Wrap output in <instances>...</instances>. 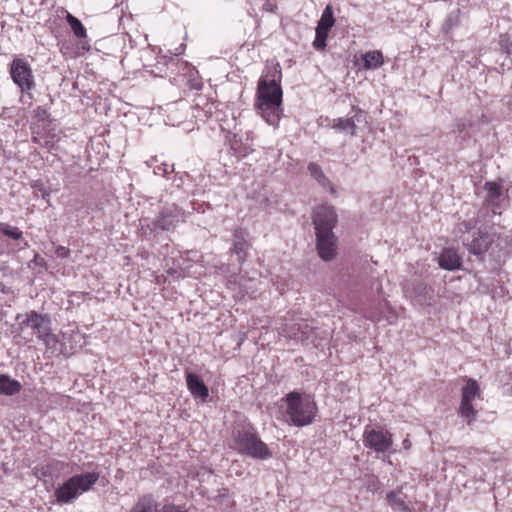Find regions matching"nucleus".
<instances>
[{
	"label": "nucleus",
	"instance_id": "f257e3e1",
	"mask_svg": "<svg viewBox=\"0 0 512 512\" xmlns=\"http://www.w3.org/2000/svg\"><path fill=\"white\" fill-rule=\"evenodd\" d=\"M281 69L277 64L266 65L257 87V108L263 119L277 127L282 112Z\"/></svg>",
	"mask_w": 512,
	"mask_h": 512
},
{
	"label": "nucleus",
	"instance_id": "f03ea898",
	"mask_svg": "<svg viewBox=\"0 0 512 512\" xmlns=\"http://www.w3.org/2000/svg\"><path fill=\"white\" fill-rule=\"evenodd\" d=\"M337 223V215L332 206L322 205L315 209L313 224L316 232L319 256L330 261L336 256L337 244L333 228Z\"/></svg>",
	"mask_w": 512,
	"mask_h": 512
},
{
	"label": "nucleus",
	"instance_id": "7ed1b4c3",
	"mask_svg": "<svg viewBox=\"0 0 512 512\" xmlns=\"http://www.w3.org/2000/svg\"><path fill=\"white\" fill-rule=\"evenodd\" d=\"M285 402L286 413L293 425L303 427L313 423L318 409L310 395H301L293 391L286 395Z\"/></svg>",
	"mask_w": 512,
	"mask_h": 512
},
{
	"label": "nucleus",
	"instance_id": "20e7f679",
	"mask_svg": "<svg viewBox=\"0 0 512 512\" xmlns=\"http://www.w3.org/2000/svg\"><path fill=\"white\" fill-rule=\"evenodd\" d=\"M231 447L239 453L254 459L267 460L272 457V451L267 444L251 429L234 430Z\"/></svg>",
	"mask_w": 512,
	"mask_h": 512
},
{
	"label": "nucleus",
	"instance_id": "39448f33",
	"mask_svg": "<svg viewBox=\"0 0 512 512\" xmlns=\"http://www.w3.org/2000/svg\"><path fill=\"white\" fill-rule=\"evenodd\" d=\"M98 479L99 473L97 472H87L70 477L55 490L56 501L59 504L72 502L89 491Z\"/></svg>",
	"mask_w": 512,
	"mask_h": 512
},
{
	"label": "nucleus",
	"instance_id": "423d86ee",
	"mask_svg": "<svg viewBox=\"0 0 512 512\" xmlns=\"http://www.w3.org/2000/svg\"><path fill=\"white\" fill-rule=\"evenodd\" d=\"M16 320L21 332H24L26 328H31L38 339L43 341L47 347L54 348L57 337L51 333L50 319L47 316L30 311L26 314L17 315Z\"/></svg>",
	"mask_w": 512,
	"mask_h": 512
},
{
	"label": "nucleus",
	"instance_id": "0eeeda50",
	"mask_svg": "<svg viewBox=\"0 0 512 512\" xmlns=\"http://www.w3.org/2000/svg\"><path fill=\"white\" fill-rule=\"evenodd\" d=\"M363 444L376 453H385L390 451L393 445V436L380 426L367 425L363 433Z\"/></svg>",
	"mask_w": 512,
	"mask_h": 512
},
{
	"label": "nucleus",
	"instance_id": "6e6552de",
	"mask_svg": "<svg viewBox=\"0 0 512 512\" xmlns=\"http://www.w3.org/2000/svg\"><path fill=\"white\" fill-rule=\"evenodd\" d=\"M486 191L485 203L494 214H501L509 205L507 191L504 190L502 181H488L484 184Z\"/></svg>",
	"mask_w": 512,
	"mask_h": 512
},
{
	"label": "nucleus",
	"instance_id": "1a4fd4ad",
	"mask_svg": "<svg viewBox=\"0 0 512 512\" xmlns=\"http://www.w3.org/2000/svg\"><path fill=\"white\" fill-rule=\"evenodd\" d=\"M480 388L478 383L473 379H468L462 388V399L460 404V415L471 423L477 415V409L473 402L480 399Z\"/></svg>",
	"mask_w": 512,
	"mask_h": 512
},
{
	"label": "nucleus",
	"instance_id": "9d476101",
	"mask_svg": "<svg viewBox=\"0 0 512 512\" xmlns=\"http://www.w3.org/2000/svg\"><path fill=\"white\" fill-rule=\"evenodd\" d=\"M10 74L14 83L22 92L31 90L35 83L30 65L21 58H15L11 63Z\"/></svg>",
	"mask_w": 512,
	"mask_h": 512
},
{
	"label": "nucleus",
	"instance_id": "9b49d317",
	"mask_svg": "<svg viewBox=\"0 0 512 512\" xmlns=\"http://www.w3.org/2000/svg\"><path fill=\"white\" fill-rule=\"evenodd\" d=\"M180 219V211L177 207L171 206L165 208L161 215L155 219L141 220V228H148L150 231L170 230L176 226Z\"/></svg>",
	"mask_w": 512,
	"mask_h": 512
},
{
	"label": "nucleus",
	"instance_id": "f8f14e48",
	"mask_svg": "<svg viewBox=\"0 0 512 512\" xmlns=\"http://www.w3.org/2000/svg\"><path fill=\"white\" fill-rule=\"evenodd\" d=\"M496 239H498L496 233H488L483 231H479L477 235L474 234L471 239L464 235L462 236L463 244L471 253L475 255H481L487 252Z\"/></svg>",
	"mask_w": 512,
	"mask_h": 512
},
{
	"label": "nucleus",
	"instance_id": "ddd939ff",
	"mask_svg": "<svg viewBox=\"0 0 512 512\" xmlns=\"http://www.w3.org/2000/svg\"><path fill=\"white\" fill-rule=\"evenodd\" d=\"M335 23L333 17L332 7L327 5L323 10L320 20L318 21L316 27V35L313 41V47L316 50H324L326 47V39L328 36L329 30L333 27Z\"/></svg>",
	"mask_w": 512,
	"mask_h": 512
},
{
	"label": "nucleus",
	"instance_id": "4468645a",
	"mask_svg": "<svg viewBox=\"0 0 512 512\" xmlns=\"http://www.w3.org/2000/svg\"><path fill=\"white\" fill-rule=\"evenodd\" d=\"M351 117H340L333 120L332 128L346 135L355 136L357 128L362 122L366 123V114L360 109H353Z\"/></svg>",
	"mask_w": 512,
	"mask_h": 512
},
{
	"label": "nucleus",
	"instance_id": "2eb2a0df",
	"mask_svg": "<svg viewBox=\"0 0 512 512\" xmlns=\"http://www.w3.org/2000/svg\"><path fill=\"white\" fill-rule=\"evenodd\" d=\"M186 384L188 390L194 398H198L202 402L207 400L209 396V390L199 375L192 372L187 373Z\"/></svg>",
	"mask_w": 512,
	"mask_h": 512
},
{
	"label": "nucleus",
	"instance_id": "dca6fc26",
	"mask_svg": "<svg viewBox=\"0 0 512 512\" xmlns=\"http://www.w3.org/2000/svg\"><path fill=\"white\" fill-rule=\"evenodd\" d=\"M313 332L312 328L305 322L302 323H296L292 325L291 327H288V325H285L284 328H282L281 333L289 338L299 340V341H306L310 338V334Z\"/></svg>",
	"mask_w": 512,
	"mask_h": 512
},
{
	"label": "nucleus",
	"instance_id": "f3484780",
	"mask_svg": "<svg viewBox=\"0 0 512 512\" xmlns=\"http://www.w3.org/2000/svg\"><path fill=\"white\" fill-rule=\"evenodd\" d=\"M308 172L310 176L324 189L329 190L331 193H336L335 187L333 183L329 180V178L325 175L322 168L314 162L308 164Z\"/></svg>",
	"mask_w": 512,
	"mask_h": 512
},
{
	"label": "nucleus",
	"instance_id": "a211bd4d",
	"mask_svg": "<svg viewBox=\"0 0 512 512\" xmlns=\"http://www.w3.org/2000/svg\"><path fill=\"white\" fill-rule=\"evenodd\" d=\"M439 265L446 270H456L461 266V258L454 249H445L439 256Z\"/></svg>",
	"mask_w": 512,
	"mask_h": 512
},
{
	"label": "nucleus",
	"instance_id": "6ab92c4d",
	"mask_svg": "<svg viewBox=\"0 0 512 512\" xmlns=\"http://www.w3.org/2000/svg\"><path fill=\"white\" fill-rule=\"evenodd\" d=\"M22 389L18 380L12 379L9 375L0 374V394L5 396H14Z\"/></svg>",
	"mask_w": 512,
	"mask_h": 512
},
{
	"label": "nucleus",
	"instance_id": "aec40b11",
	"mask_svg": "<svg viewBox=\"0 0 512 512\" xmlns=\"http://www.w3.org/2000/svg\"><path fill=\"white\" fill-rule=\"evenodd\" d=\"M363 69H377L384 63L382 52L378 50L368 51L362 55Z\"/></svg>",
	"mask_w": 512,
	"mask_h": 512
},
{
	"label": "nucleus",
	"instance_id": "412c9836",
	"mask_svg": "<svg viewBox=\"0 0 512 512\" xmlns=\"http://www.w3.org/2000/svg\"><path fill=\"white\" fill-rule=\"evenodd\" d=\"M131 512H158L157 504L151 496H142Z\"/></svg>",
	"mask_w": 512,
	"mask_h": 512
},
{
	"label": "nucleus",
	"instance_id": "4be33fe9",
	"mask_svg": "<svg viewBox=\"0 0 512 512\" xmlns=\"http://www.w3.org/2000/svg\"><path fill=\"white\" fill-rule=\"evenodd\" d=\"M380 306L385 308V310L387 311L386 314L369 312L366 315V317L374 322H379L382 319H386L389 323H392L396 319V314L392 310V308L389 306L388 302L381 303Z\"/></svg>",
	"mask_w": 512,
	"mask_h": 512
},
{
	"label": "nucleus",
	"instance_id": "5701e85b",
	"mask_svg": "<svg viewBox=\"0 0 512 512\" xmlns=\"http://www.w3.org/2000/svg\"><path fill=\"white\" fill-rule=\"evenodd\" d=\"M386 498H387L389 504L394 507V509H397V510L403 511V512L409 511V507H408L403 495L400 492L390 491L387 493Z\"/></svg>",
	"mask_w": 512,
	"mask_h": 512
},
{
	"label": "nucleus",
	"instance_id": "b1692460",
	"mask_svg": "<svg viewBox=\"0 0 512 512\" xmlns=\"http://www.w3.org/2000/svg\"><path fill=\"white\" fill-rule=\"evenodd\" d=\"M66 21L70 25L73 33L78 38H85L86 37V29L75 16H73L71 13H67L66 15Z\"/></svg>",
	"mask_w": 512,
	"mask_h": 512
},
{
	"label": "nucleus",
	"instance_id": "393cba45",
	"mask_svg": "<svg viewBox=\"0 0 512 512\" xmlns=\"http://www.w3.org/2000/svg\"><path fill=\"white\" fill-rule=\"evenodd\" d=\"M0 232L5 236H8L12 239L18 240L22 237V232L7 223H0Z\"/></svg>",
	"mask_w": 512,
	"mask_h": 512
},
{
	"label": "nucleus",
	"instance_id": "a878e982",
	"mask_svg": "<svg viewBox=\"0 0 512 512\" xmlns=\"http://www.w3.org/2000/svg\"><path fill=\"white\" fill-rule=\"evenodd\" d=\"M247 248L248 244L245 240H239L234 243L233 252L238 256L240 261L245 259Z\"/></svg>",
	"mask_w": 512,
	"mask_h": 512
},
{
	"label": "nucleus",
	"instance_id": "bb28decb",
	"mask_svg": "<svg viewBox=\"0 0 512 512\" xmlns=\"http://www.w3.org/2000/svg\"><path fill=\"white\" fill-rule=\"evenodd\" d=\"M458 23V11L455 12V13H451L449 15V17L447 18L445 24H444V29L445 31H449L451 30L454 26H456Z\"/></svg>",
	"mask_w": 512,
	"mask_h": 512
},
{
	"label": "nucleus",
	"instance_id": "cd10ccee",
	"mask_svg": "<svg viewBox=\"0 0 512 512\" xmlns=\"http://www.w3.org/2000/svg\"><path fill=\"white\" fill-rule=\"evenodd\" d=\"M167 272H168L169 276H171L173 279H179V278L189 275V273L184 271L183 269H181L180 271L175 270V269H169Z\"/></svg>",
	"mask_w": 512,
	"mask_h": 512
},
{
	"label": "nucleus",
	"instance_id": "c85d7f7f",
	"mask_svg": "<svg viewBox=\"0 0 512 512\" xmlns=\"http://www.w3.org/2000/svg\"><path fill=\"white\" fill-rule=\"evenodd\" d=\"M55 253L60 258H67L70 254V250L64 246H59L56 248Z\"/></svg>",
	"mask_w": 512,
	"mask_h": 512
},
{
	"label": "nucleus",
	"instance_id": "c756f323",
	"mask_svg": "<svg viewBox=\"0 0 512 512\" xmlns=\"http://www.w3.org/2000/svg\"><path fill=\"white\" fill-rule=\"evenodd\" d=\"M169 168H170V165L163 163V164H161V166H159L157 169H155L154 173L161 174V175L165 176L166 174L169 173Z\"/></svg>",
	"mask_w": 512,
	"mask_h": 512
},
{
	"label": "nucleus",
	"instance_id": "7c9ffc66",
	"mask_svg": "<svg viewBox=\"0 0 512 512\" xmlns=\"http://www.w3.org/2000/svg\"><path fill=\"white\" fill-rule=\"evenodd\" d=\"M473 226H474V224H472V222H470V221L469 222H463L462 224H460L459 230L465 234L470 229H472Z\"/></svg>",
	"mask_w": 512,
	"mask_h": 512
},
{
	"label": "nucleus",
	"instance_id": "2f4dec72",
	"mask_svg": "<svg viewBox=\"0 0 512 512\" xmlns=\"http://www.w3.org/2000/svg\"><path fill=\"white\" fill-rule=\"evenodd\" d=\"M162 512H186V511H184V510L180 509V508H179V507H177V506H173V505H171V506H165V507L163 508Z\"/></svg>",
	"mask_w": 512,
	"mask_h": 512
},
{
	"label": "nucleus",
	"instance_id": "473e14b6",
	"mask_svg": "<svg viewBox=\"0 0 512 512\" xmlns=\"http://www.w3.org/2000/svg\"><path fill=\"white\" fill-rule=\"evenodd\" d=\"M31 187L39 190L40 192L44 190V186L40 181H34L31 183Z\"/></svg>",
	"mask_w": 512,
	"mask_h": 512
},
{
	"label": "nucleus",
	"instance_id": "72a5a7b5",
	"mask_svg": "<svg viewBox=\"0 0 512 512\" xmlns=\"http://www.w3.org/2000/svg\"><path fill=\"white\" fill-rule=\"evenodd\" d=\"M402 445H403V448L405 450H408L411 448V442L408 438H405L403 441H402Z\"/></svg>",
	"mask_w": 512,
	"mask_h": 512
},
{
	"label": "nucleus",
	"instance_id": "f704fd0d",
	"mask_svg": "<svg viewBox=\"0 0 512 512\" xmlns=\"http://www.w3.org/2000/svg\"><path fill=\"white\" fill-rule=\"evenodd\" d=\"M41 192H42L43 199H45L49 203V197H50L49 192H47L45 189Z\"/></svg>",
	"mask_w": 512,
	"mask_h": 512
},
{
	"label": "nucleus",
	"instance_id": "c9c22d12",
	"mask_svg": "<svg viewBox=\"0 0 512 512\" xmlns=\"http://www.w3.org/2000/svg\"><path fill=\"white\" fill-rule=\"evenodd\" d=\"M406 296L412 297L411 295H408V291H405Z\"/></svg>",
	"mask_w": 512,
	"mask_h": 512
}]
</instances>
